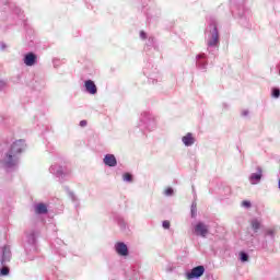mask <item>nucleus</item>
<instances>
[{
  "label": "nucleus",
  "instance_id": "nucleus-1",
  "mask_svg": "<svg viewBox=\"0 0 280 280\" xmlns=\"http://www.w3.org/2000/svg\"><path fill=\"white\" fill-rule=\"evenodd\" d=\"M25 141L16 140L10 147V149L4 153L0 163L7 172H12V170H16L19 167V163L21 161V154L25 152Z\"/></svg>",
  "mask_w": 280,
  "mask_h": 280
},
{
  "label": "nucleus",
  "instance_id": "nucleus-2",
  "mask_svg": "<svg viewBox=\"0 0 280 280\" xmlns=\"http://www.w3.org/2000/svg\"><path fill=\"white\" fill-rule=\"evenodd\" d=\"M192 235L196 237H203L206 238L209 235V225L202 221H198L192 224Z\"/></svg>",
  "mask_w": 280,
  "mask_h": 280
},
{
  "label": "nucleus",
  "instance_id": "nucleus-3",
  "mask_svg": "<svg viewBox=\"0 0 280 280\" xmlns=\"http://www.w3.org/2000/svg\"><path fill=\"white\" fill-rule=\"evenodd\" d=\"M219 44L220 34L218 33V27H215V25H212L210 32L208 33L207 45L208 47H218Z\"/></svg>",
  "mask_w": 280,
  "mask_h": 280
},
{
  "label": "nucleus",
  "instance_id": "nucleus-4",
  "mask_svg": "<svg viewBox=\"0 0 280 280\" xmlns=\"http://www.w3.org/2000/svg\"><path fill=\"white\" fill-rule=\"evenodd\" d=\"M12 260V248L10 245H3L0 247V264L1 266H8Z\"/></svg>",
  "mask_w": 280,
  "mask_h": 280
},
{
  "label": "nucleus",
  "instance_id": "nucleus-5",
  "mask_svg": "<svg viewBox=\"0 0 280 280\" xmlns=\"http://www.w3.org/2000/svg\"><path fill=\"white\" fill-rule=\"evenodd\" d=\"M205 266L199 265L185 273L187 280H198L205 275Z\"/></svg>",
  "mask_w": 280,
  "mask_h": 280
},
{
  "label": "nucleus",
  "instance_id": "nucleus-6",
  "mask_svg": "<svg viewBox=\"0 0 280 280\" xmlns=\"http://www.w3.org/2000/svg\"><path fill=\"white\" fill-rule=\"evenodd\" d=\"M141 121H143L145 128L150 131L156 130V118H154V116L144 113L141 117Z\"/></svg>",
  "mask_w": 280,
  "mask_h": 280
},
{
  "label": "nucleus",
  "instance_id": "nucleus-7",
  "mask_svg": "<svg viewBox=\"0 0 280 280\" xmlns=\"http://www.w3.org/2000/svg\"><path fill=\"white\" fill-rule=\"evenodd\" d=\"M114 250L119 257H128L130 252L128 250V245L124 242H118L114 245Z\"/></svg>",
  "mask_w": 280,
  "mask_h": 280
},
{
  "label": "nucleus",
  "instance_id": "nucleus-8",
  "mask_svg": "<svg viewBox=\"0 0 280 280\" xmlns=\"http://www.w3.org/2000/svg\"><path fill=\"white\" fill-rule=\"evenodd\" d=\"M50 174L57 176V178H62L67 176V168L61 166L60 164H52L49 168Z\"/></svg>",
  "mask_w": 280,
  "mask_h": 280
},
{
  "label": "nucleus",
  "instance_id": "nucleus-9",
  "mask_svg": "<svg viewBox=\"0 0 280 280\" xmlns=\"http://www.w3.org/2000/svg\"><path fill=\"white\" fill-rule=\"evenodd\" d=\"M261 176H264L261 167H258L257 172L252 173L250 176H249L250 185H259V183L261 182Z\"/></svg>",
  "mask_w": 280,
  "mask_h": 280
},
{
  "label": "nucleus",
  "instance_id": "nucleus-10",
  "mask_svg": "<svg viewBox=\"0 0 280 280\" xmlns=\"http://www.w3.org/2000/svg\"><path fill=\"white\" fill-rule=\"evenodd\" d=\"M182 142L184 145H186V148H191V145L196 143V138L194 137V133L188 132L182 138Z\"/></svg>",
  "mask_w": 280,
  "mask_h": 280
},
{
  "label": "nucleus",
  "instance_id": "nucleus-11",
  "mask_svg": "<svg viewBox=\"0 0 280 280\" xmlns=\"http://www.w3.org/2000/svg\"><path fill=\"white\" fill-rule=\"evenodd\" d=\"M103 163L107 165V167H117V158L113 154H106L103 159Z\"/></svg>",
  "mask_w": 280,
  "mask_h": 280
},
{
  "label": "nucleus",
  "instance_id": "nucleus-12",
  "mask_svg": "<svg viewBox=\"0 0 280 280\" xmlns=\"http://www.w3.org/2000/svg\"><path fill=\"white\" fill-rule=\"evenodd\" d=\"M85 91L86 93H90V95H95L97 93V85H95V82L92 80H86L84 82Z\"/></svg>",
  "mask_w": 280,
  "mask_h": 280
},
{
  "label": "nucleus",
  "instance_id": "nucleus-13",
  "mask_svg": "<svg viewBox=\"0 0 280 280\" xmlns=\"http://www.w3.org/2000/svg\"><path fill=\"white\" fill-rule=\"evenodd\" d=\"M24 65H26V67H34L36 65V55H34V52L25 55Z\"/></svg>",
  "mask_w": 280,
  "mask_h": 280
},
{
  "label": "nucleus",
  "instance_id": "nucleus-14",
  "mask_svg": "<svg viewBox=\"0 0 280 280\" xmlns=\"http://www.w3.org/2000/svg\"><path fill=\"white\" fill-rule=\"evenodd\" d=\"M250 226H252L254 233H257L259 231V229H261V220L253 219L250 221Z\"/></svg>",
  "mask_w": 280,
  "mask_h": 280
},
{
  "label": "nucleus",
  "instance_id": "nucleus-15",
  "mask_svg": "<svg viewBox=\"0 0 280 280\" xmlns=\"http://www.w3.org/2000/svg\"><path fill=\"white\" fill-rule=\"evenodd\" d=\"M35 211L36 213H39V214L47 213V206L45 203H38L35 207Z\"/></svg>",
  "mask_w": 280,
  "mask_h": 280
},
{
  "label": "nucleus",
  "instance_id": "nucleus-16",
  "mask_svg": "<svg viewBox=\"0 0 280 280\" xmlns=\"http://www.w3.org/2000/svg\"><path fill=\"white\" fill-rule=\"evenodd\" d=\"M2 268L0 269V277H8L10 275V268L8 265H1Z\"/></svg>",
  "mask_w": 280,
  "mask_h": 280
},
{
  "label": "nucleus",
  "instance_id": "nucleus-17",
  "mask_svg": "<svg viewBox=\"0 0 280 280\" xmlns=\"http://www.w3.org/2000/svg\"><path fill=\"white\" fill-rule=\"evenodd\" d=\"M27 240L28 244H36V234L32 232L31 234H28Z\"/></svg>",
  "mask_w": 280,
  "mask_h": 280
},
{
  "label": "nucleus",
  "instance_id": "nucleus-18",
  "mask_svg": "<svg viewBox=\"0 0 280 280\" xmlns=\"http://www.w3.org/2000/svg\"><path fill=\"white\" fill-rule=\"evenodd\" d=\"M122 180H125V183H132V175H130V173L124 174Z\"/></svg>",
  "mask_w": 280,
  "mask_h": 280
},
{
  "label": "nucleus",
  "instance_id": "nucleus-19",
  "mask_svg": "<svg viewBox=\"0 0 280 280\" xmlns=\"http://www.w3.org/2000/svg\"><path fill=\"white\" fill-rule=\"evenodd\" d=\"M240 259L241 261L245 262V261H248V254L244 253V252H241L240 253Z\"/></svg>",
  "mask_w": 280,
  "mask_h": 280
},
{
  "label": "nucleus",
  "instance_id": "nucleus-20",
  "mask_svg": "<svg viewBox=\"0 0 280 280\" xmlns=\"http://www.w3.org/2000/svg\"><path fill=\"white\" fill-rule=\"evenodd\" d=\"M196 213H197V203L192 202V205H191V218H196Z\"/></svg>",
  "mask_w": 280,
  "mask_h": 280
},
{
  "label": "nucleus",
  "instance_id": "nucleus-21",
  "mask_svg": "<svg viewBox=\"0 0 280 280\" xmlns=\"http://www.w3.org/2000/svg\"><path fill=\"white\" fill-rule=\"evenodd\" d=\"M242 207H244L245 209H250L252 203H250V201L245 200V201L242 202Z\"/></svg>",
  "mask_w": 280,
  "mask_h": 280
},
{
  "label": "nucleus",
  "instance_id": "nucleus-22",
  "mask_svg": "<svg viewBox=\"0 0 280 280\" xmlns=\"http://www.w3.org/2000/svg\"><path fill=\"white\" fill-rule=\"evenodd\" d=\"M164 194H165V196H173V195H174V189H172V188H166V189L164 190Z\"/></svg>",
  "mask_w": 280,
  "mask_h": 280
},
{
  "label": "nucleus",
  "instance_id": "nucleus-23",
  "mask_svg": "<svg viewBox=\"0 0 280 280\" xmlns=\"http://www.w3.org/2000/svg\"><path fill=\"white\" fill-rule=\"evenodd\" d=\"M279 95H280L279 89H273L272 90V97L279 98Z\"/></svg>",
  "mask_w": 280,
  "mask_h": 280
},
{
  "label": "nucleus",
  "instance_id": "nucleus-24",
  "mask_svg": "<svg viewBox=\"0 0 280 280\" xmlns=\"http://www.w3.org/2000/svg\"><path fill=\"white\" fill-rule=\"evenodd\" d=\"M241 115H242V117H248V115H250V112L248 109H243L241 112Z\"/></svg>",
  "mask_w": 280,
  "mask_h": 280
},
{
  "label": "nucleus",
  "instance_id": "nucleus-25",
  "mask_svg": "<svg viewBox=\"0 0 280 280\" xmlns=\"http://www.w3.org/2000/svg\"><path fill=\"white\" fill-rule=\"evenodd\" d=\"M140 38L142 40H145V38H148V35L145 34V32H143V31L140 32Z\"/></svg>",
  "mask_w": 280,
  "mask_h": 280
},
{
  "label": "nucleus",
  "instance_id": "nucleus-26",
  "mask_svg": "<svg viewBox=\"0 0 280 280\" xmlns=\"http://www.w3.org/2000/svg\"><path fill=\"white\" fill-rule=\"evenodd\" d=\"M162 226L163 229H170V221H163Z\"/></svg>",
  "mask_w": 280,
  "mask_h": 280
},
{
  "label": "nucleus",
  "instance_id": "nucleus-27",
  "mask_svg": "<svg viewBox=\"0 0 280 280\" xmlns=\"http://www.w3.org/2000/svg\"><path fill=\"white\" fill-rule=\"evenodd\" d=\"M267 235L275 237V230H267Z\"/></svg>",
  "mask_w": 280,
  "mask_h": 280
},
{
  "label": "nucleus",
  "instance_id": "nucleus-28",
  "mask_svg": "<svg viewBox=\"0 0 280 280\" xmlns=\"http://www.w3.org/2000/svg\"><path fill=\"white\" fill-rule=\"evenodd\" d=\"M80 126H81V128H84V126H86V120H81Z\"/></svg>",
  "mask_w": 280,
  "mask_h": 280
},
{
  "label": "nucleus",
  "instance_id": "nucleus-29",
  "mask_svg": "<svg viewBox=\"0 0 280 280\" xmlns=\"http://www.w3.org/2000/svg\"><path fill=\"white\" fill-rule=\"evenodd\" d=\"M5 86V81H0V89H3Z\"/></svg>",
  "mask_w": 280,
  "mask_h": 280
},
{
  "label": "nucleus",
  "instance_id": "nucleus-30",
  "mask_svg": "<svg viewBox=\"0 0 280 280\" xmlns=\"http://www.w3.org/2000/svg\"><path fill=\"white\" fill-rule=\"evenodd\" d=\"M5 47H7V46H5L4 43H1V44H0V48H1L2 51H3V49H5Z\"/></svg>",
  "mask_w": 280,
  "mask_h": 280
},
{
  "label": "nucleus",
  "instance_id": "nucleus-31",
  "mask_svg": "<svg viewBox=\"0 0 280 280\" xmlns=\"http://www.w3.org/2000/svg\"><path fill=\"white\" fill-rule=\"evenodd\" d=\"M205 57H206V55H205V54H201V55H198V56H197V59L200 60V58H205Z\"/></svg>",
  "mask_w": 280,
  "mask_h": 280
}]
</instances>
